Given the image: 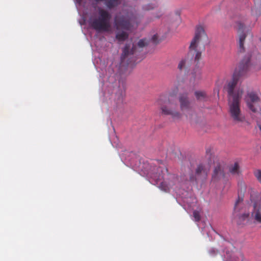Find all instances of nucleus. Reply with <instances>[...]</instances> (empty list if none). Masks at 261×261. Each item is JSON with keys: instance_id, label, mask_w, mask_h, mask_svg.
<instances>
[{"instance_id": "14", "label": "nucleus", "mask_w": 261, "mask_h": 261, "mask_svg": "<svg viewBox=\"0 0 261 261\" xmlns=\"http://www.w3.org/2000/svg\"><path fill=\"white\" fill-rule=\"evenodd\" d=\"M192 61L189 58L181 59L178 63L177 68L180 71L188 72L191 65Z\"/></svg>"}, {"instance_id": "7", "label": "nucleus", "mask_w": 261, "mask_h": 261, "mask_svg": "<svg viewBox=\"0 0 261 261\" xmlns=\"http://www.w3.org/2000/svg\"><path fill=\"white\" fill-rule=\"evenodd\" d=\"M247 18L245 16L241 17L240 20L236 21V29L238 36V50L240 53L245 51L244 42L246 39L247 34L244 31L245 22L246 21Z\"/></svg>"}, {"instance_id": "16", "label": "nucleus", "mask_w": 261, "mask_h": 261, "mask_svg": "<svg viewBox=\"0 0 261 261\" xmlns=\"http://www.w3.org/2000/svg\"><path fill=\"white\" fill-rule=\"evenodd\" d=\"M172 179L174 180V181L169 182L168 184L166 182V181L161 182L160 184V189L165 192H168L169 191L170 189L172 188L173 186L175 185V181L177 180L176 177L175 176H172Z\"/></svg>"}, {"instance_id": "29", "label": "nucleus", "mask_w": 261, "mask_h": 261, "mask_svg": "<svg viewBox=\"0 0 261 261\" xmlns=\"http://www.w3.org/2000/svg\"><path fill=\"white\" fill-rule=\"evenodd\" d=\"M82 1L83 0H75V2L76 3L79 4H81L82 2Z\"/></svg>"}, {"instance_id": "23", "label": "nucleus", "mask_w": 261, "mask_h": 261, "mask_svg": "<svg viewBox=\"0 0 261 261\" xmlns=\"http://www.w3.org/2000/svg\"><path fill=\"white\" fill-rule=\"evenodd\" d=\"M148 41L147 39H141L139 41V42H138V46L139 47H143L144 46H146L148 45Z\"/></svg>"}, {"instance_id": "21", "label": "nucleus", "mask_w": 261, "mask_h": 261, "mask_svg": "<svg viewBox=\"0 0 261 261\" xmlns=\"http://www.w3.org/2000/svg\"><path fill=\"white\" fill-rule=\"evenodd\" d=\"M122 0H106L105 3L106 7L109 9H113L121 4Z\"/></svg>"}, {"instance_id": "24", "label": "nucleus", "mask_w": 261, "mask_h": 261, "mask_svg": "<svg viewBox=\"0 0 261 261\" xmlns=\"http://www.w3.org/2000/svg\"><path fill=\"white\" fill-rule=\"evenodd\" d=\"M193 215L195 221L199 222L200 220L201 217L198 211H194L193 212Z\"/></svg>"}, {"instance_id": "26", "label": "nucleus", "mask_w": 261, "mask_h": 261, "mask_svg": "<svg viewBox=\"0 0 261 261\" xmlns=\"http://www.w3.org/2000/svg\"><path fill=\"white\" fill-rule=\"evenodd\" d=\"M209 253L211 256H214L218 253V251L212 248L209 250Z\"/></svg>"}, {"instance_id": "13", "label": "nucleus", "mask_w": 261, "mask_h": 261, "mask_svg": "<svg viewBox=\"0 0 261 261\" xmlns=\"http://www.w3.org/2000/svg\"><path fill=\"white\" fill-rule=\"evenodd\" d=\"M241 202V200L240 198L236 201V204L234 207V215L236 217H238L240 219V221H244L246 220H248L249 218L250 215L249 213H243L241 214L240 213V203Z\"/></svg>"}, {"instance_id": "2", "label": "nucleus", "mask_w": 261, "mask_h": 261, "mask_svg": "<svg viewBox=\"0 0 261 261\" xmlns=\"http://www.w3.org/2000/svg\"><path fill=\"white\" fill-rule=\"evenodd\" d=\"M250 59L249 57H245L240 63L238 68L234 72L232 80L228 83L227 86V91L229 98H233L235 95L241 91V97L243 93V89L242 88H239L236 90L235 88L238 83L239 78L245 75L250 67Z\"/></svg>"}, {"instance_id": "1", "label": "nucleus", "mask_w": 261, "mask_h": 261, "mask_svg": "<svg viewBox=\"0 0 261 261\" xmlns=\"http://www.w3.org/2000/svg\"><path fill=\"white\" fill-rule=\"evenodd\" d=\"M141 22V17L137 15L128 14L127 16L117 14L114 18V25L117 31L116 39L119 41H124L128 38V34L124 31H129L137 27Z\"/></svg>"}, {"instance_id": "3", "label": "nucleus", "mask_w": 261, "mask_h": 261, "mask_svg": "<svg viewBox=\"0 0 261 261\" xmlns=\"http://www.w3.org/2000/svg\"><path fill=\"white\" fill-rule=\"evenodd\" d=\"M207 40V36L202 26H197L196 28L195 36L191 41L189 46V53L195 56L194 60L197 62L201 58V51L204 50V43Z\"/></svg>"}, {"instance_id": "30", "label": "nucleus", "mask_w": 261, "mask_h": 261, "mask_svg": "<svg viewBox=\"0 0 261 261\" xmlns=\"http://www.w3.org/2000/svg\"><path fill=\"white\" fill-rule=\"evenodd\" d=\"M94 1L97 3H99L100 2H105V3L106 2V0H94Z\"/></svg>"}, {"instance_id": "27", "label": "nucleus", "mask_w": 261, "mask_h": 261, "mask_svg": "<svg viewBox=\"0 0 261 261\" xmlns=\"http://www.w3.org/2000/svg\"><path fill=\"white\" fill-rule=\"evenodd\" d=\"M158 36L157 35H154L151 38V40L152 42L155 44H157L159 43V41H158Z\"/></svg>"}, {"instance_id": "22", "label": "nucleus", "mask_w": 261, "mask_h": 261, "mask_svg": "<svg viewBox=\"0 0 261 261\" xmlns=\"http://www.w3.org/2000/svg\"><path fill=\"white\" fill-rule=\"evenodd\" d=\"M253 174L257 180L261 184V170L254 169Z\"/></svg>"}, {"instance_id": "11", "label": "nucleus", "mask_w": 261, "mask_h": 261, "mask_svg": "<svg viewBox=\"0 0 261 261\" xmlns=\"http://www.w3.org/2000/svg\"><path fill=\"white\" fill-rule=\"evenodd\" d=\"M207 175V171L202 164L199 165L195 171V175L191 173L189 175V180L191 181H196L199 178H205Z\"/></svg>"}, {"instance_id": "10", "label": "nucleus", "mask_w": 261, "mask_h": 261, "mask_svg": "<svg viewBox=\"0 0 261 261\" xmlns=\"http://www.w3.org/2000/svg\"><path fill=\"white\" fill-rule=\"evenodd\" d=\"M181 111H189L192 109L191 101L187 94H180L178 97Z\"/></svg>"}, {"instance_id": "28", "label": "nucleus", "mask_w": 261, "mask_h": 261, "mask_svg": "<svg viewBox=\"0 0 261 261\" xmlns=\"http://www.w3.org/2000/svg\"><path fill=\"white\" fill-rule=\"evenodd\" d=\"M163 15V13H161V12H159V14H158L156 15V16H155L154 17L156 18H160V17L162 16V15Z\"/></svg>"}, {"instance_id": "19", "label": "nucleus", "mask_w": 261, "mask_h": 261, "mask_svg": "<svg viewBox=\"0 0 261 261\" xmlns=\"http://www.w3.org/2000/svg\"><path fill=\"white\" fill-rule=\"evenodd\" d=\"M136 47L133 45L132 49L129 50V46L127 44H126L125 47L123 49V52L121 57L122 62L124 61L126 57H127L129 54H133L134 52V49Z\"/></svg>"}, {"instance_id": "9", "label": "nucleus", "mask_w": 261, "mask_h": 261, "mask_svg": "<svg viewBox=\"0 0 261 261\" xmlns=\"http://www.w3.org/2000/svg\"><path fill=\"white\" fill-rule=\"evenodd\" d=\"M225 164L223 162L217 163L212 175V179L214 181L223 179L225 177L224 172Z\"/></svg>"}, {"instance_id": "25", "label": "nucleus", "mask_w": 261, "mask_h": 261, "mask_svg": "<svg viewBox=\"0 0 261 261\" xmlns=\"http://www.w3.org/2000/svg\"><path fill=\"white\" fill-rule=\"evenodd\" d=\"M156 5L155 4L148 5L144 7V9L146 10H150L155 8Z\"/></svg>"}, {"instance_id": "8", "label": "nucleus", "mask_w": 261, "mask_h": 261, "mask_svg": "<svg viewBox=\"0 0 261 261\" xmlns=\"http://www.w3.org/2000/svg\"><path fill=\"white\" fill-rule=\"evenodd\" d=\"M259 97L254 92H248L245 97L247 107L253 112H256L255 105L259 102Z\"/></svg>"}, {"instance_id": "32", "label": "nucleus", "mask_w": 261, "mask_h": 261, "mask_svg": "<svg viewBox=\"0 0 261 261\" xmlns=\"http://www.w3.org/2000/svg\"><path fill=\"white\" fill-rule=\"evenodd\" d=\"M164 171H165L166 172H167H167H168V170H167V168H165V169H164Z\"/></svg>"}, {"instance_id": "20", "label": "nucleus", "mask_w": 261, "mask_h": 261, "mask_svg": "<svg viewBox=\"0 0 261 261\" xmlns=\"http://www.w3.org/2000/svg\"><path fill=\"white\" fill-rule=\"evenodd\" d=\"M194 95L198 101H205L207 98V94L204 91H196L195 92Z\"/></svg>"}, {"instance_id": "18", "label": "nucleus", "mask_w": 261, "mask_h": 261, "mask_svg": "<svg viewBox=\"0 0 261 261\" xmlns=\"http://www.w3.org/2000/svg\"><path fill=\"white\" fill-rule=\"evenodd\" d=\"M229 173L233 176H239L241 173V170L238 163L236 162L231 165L229 167Z\"/></svg>"}, {"instance_id": "33", "label": "nucleus", "mask_w": 261, "mask_h": 261, "mask_svg": "<svg viewBox=\"0 0 261 261\" xmlns=\"http://www.w3.org/2000/svg\"><path fill=\"white\" fill-rule=\"evenodd\" d=\"M260 42H261V38H260Z\"/></svg>"}, {"instance_id": "6", "label": "nucleus", "mask_w": 261, "mask_h": 261, "mask_svg": "<svg viewBox=\"0 0 261 261\" xmlns=\"http://www.w3.org/2000/svg\"><path fill=\"white\" fill-rule=\"evenodd\" d=\"M241 91L234 95L233 98H228L229 113L231 118L236 122H241L244 120L242 114L240 102L241 99Z\"/></svg>"}, {"instance_id": "12", "label": "nucleus", "mask_w": 261, "mask_h": 261, "mask_svg": "<svg viewBox=\"0 0 261 261\" xmlns=\"http://www.w3.org/2000/svg\"><path fill=\"white\" fill-rule=\"evenodd\" d=\"M251 201L253 205V210L251 213V218L257 222L261 223V204L258 205V203L256 202L253 201L252 196Z\"/></svg>"}, {"instance_id": "31", "label": "nucleus", "mask_w": 261, "mask_h": 261, "mask_svg": "<svg viewBox=\"0 0 261 261\" xmlns=\"http://www.w3.org/2000/svg\"><path fill=\"white\" fill-rule=\"evenodd\" d=\"M201 72H200V71H199V72H198V77H197V78H198V79H200L201 78Z\"/></svg>"}, {"instance_id": "15", "label": "nucleus", "mask_w": 261, "mask_h": 261, "mask_svg": "<svg viewBox=\"0 0 261 261\" xmlns=\"http://www.w3.org/2000/svg\"><path fill=\"white\" fill-rule=\"evenodd\" d=\"M254 6L251 9V14L257 18L261 14V0H254Z\"/></svg>"}, {"instance_id": "4", "label": "nucleus", "mask_w": 261, "mask_h": 261, "mask_svg": "<svg viewBox=\"0 0 261 261\" xmlns=\"http://www.w3.org/2000/svg\"><path fill=\"white\" fill-rule=\"evenodd\" d=\"M160 112L162 115L170 116L173 120H179L182 118V114L178 110L177 100L168 99L161 95L158 99Z\"/></svg>"}, {"instance_id": "5", "label": "nucleus", "mask_w": 261, "mask_h": 261, "mask_svg": "<svg viewBox=\"0 0 261 261\" xmlns=\"http://www.w3.org/2000/svg\"><path fill=\"white\" fill-rule=\"evenodd\" d=\"M98 12V17L90 21V25L98 32H109L111 27V14L106 10L102 8H99Z\"/></svg>"}, {"instance_id": "17", "label": "nucleus", "mask_w": 261, "mask_h": 261, "mask_svg": "<svg viewBox=\"0 0 261 261\" xmlns=\"http://www.w3.org/2000/svg\"><path fill=\"white\" fill-rule=\"evenodd\" d=\"M178 92V88L177 86H175L171 88L168 92L166 95H163L164 97L168 99H174L177 100L176 95Z\"/></svg>"}]
</instances>
